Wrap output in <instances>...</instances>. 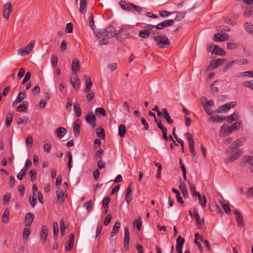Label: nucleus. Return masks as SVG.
Masks as SVG:
<instances>
[{
	"instance_id": "f257e3e1",
	"label": "nucleus",
	"mask_w": 253,
	"mask_h": 253,
	"mask_svg": "<svg viewBox=\"0 0 253 253\" xmlns=\"http://www.w3.org/2000/svg\"><path fill=\"white\" fill-rule=\"evenodd\" d=\"M117 34L115 28L112 26L109 27L106 29L99 30L96 34V37L99 39H101L98 44L100 46L106 45L108 43V40L112 37H114Z\"/></svg>"
},
{
	"instance_id": "f03ea898",
	"label": "nucleus",
	"mask_w": 253,
	"mask_h": 253,
	"mask_svg": "<svg viewBox=\"0 0 253 253\" xmlns=\"http://www.w3.org/2000/svg\"><path fill=\"white\" fill-rule=\"evenodd\" d=\"M154 40L156 44L160 47L167 48L170 45V42L168 38L164 35H158L154 36Z\"/></svg>"
},
{
	"instance_id": "7ed1b4c3",
	"label": "nucleus",
	"mask_w": 253,
	"mask_h": 253,
	"mask_svg": "<svg viewBox=\"0 0 253 253\" xmlns=\"http://www.w3.org/2000/svg\"><path fill=\"white\" fill-rule=\"evenodd\" d=\"M35 43L36 42L35 40L31 41L30 43L24 48L19 49L17 51L18 54L21 56H24L29 54L33 50Z\"/></svg>"
},
{
	"instance_id": "20e7f679",
	"label": "nucleus",
	"mask_w": 253,
	"mask_h": 253,
	"mask_svg": "<svg viewBox=\"0 0 253 253\" xmlns=\"http://www.w3.org/2000/svg\"><path fill=\"white\" fill-rule=\"evenodd\" d=\"M12 10V7L10 2H7L4 4L3 10V17L5 19L8 20L9 19Z\"/></svg>"
},
{
	"instance_id": "39448f33",
	"label": "nucleus",
	"mask_w": 253,
	"mask_h": 253,
	"mask_svg": "<svg viewBox=\"0 0 253 253\" xmlns=\"http://www.w3.org/2000/svg\"><path fill=\"white\" fill-rule=\"evenodd\" d=\"M243 145L242 141L239 139L234 141L227 150L226 153L227 154H230L234 152L238 148Z\"/></svg>"
},
{
	"instance_id": "423d86ee",
	"label": "nucleus",
	"mask_w": 253,
	"mask_h": 253,
	"mask_svg": "<svg viewBox=\"0 0 253 253\" xmlns=\"http://www.w3.org/2000/svg\"><path fill=\"white\" fill-rule=\"evenodd\" d=\"M174 23L172 19L166 20L156 26V28L158 30H162L165 28L172 26Z\"/></svg>"
},
{
	"instance_id": "0eeeda50",
	"label": "nucleus",
	"mask_w": 253,
	"mask_h": 253,
	"mask_svg": "<svg viewBox=\"0 0 253 253\" xmlns=\"http://www.w3.org/2000/svg\"><path fill=\"white\" fill-rule=\"evenodd\" d=\"M235 105V104L233 102L227 103L223 105L220 108L215 110V112L217 113L226 112L230 108H233Z\"/></svg>"
},
{
	"instance_id": "6e6552de",
	"label": "nucleus",
	"mask_w": 253,
	"mask_h": 253,
	"mask_svg": "<svg viewBox=\"0 0 253 253\" xmlns=\"http://www.w3.org/2000/svg\"><path fill=\"white\" fill-rule=\"evenodd\" d=\"M229 39V36L225 33H215L213 39L215 42H223Z\"/></svg>"
},
{
	"instance_id": "1a4fd4ad",
	"label": "nucleus",
	"mask_w": 253,
	"mask_h": 253,
	"mask_svg": "<svg viewBox=\"0 0 253 253\" xmlns=\"http://www.w3.org/2000/svg\"><path fill=\"white\" fill-rule=\"evenodd\" d=\"M130 239V235L129 230L127 227L125 228V236L124 239V246L126 250L129 249V242Z\"/></svg>"
},
{
	"instance_id": "9d476101",
	"label": "nucleus",
	"mask_w": 253,
	"mask_h": 253,
	"mask_svg": "<svg viewBox=\"0 0 253 253\" xmlns=\"http://www.w3.org/2000/svg\"><path fill=\"white\" fill-rule=\"evenodd\" d=\"M242 154V151L240 150L237 151L231 156H229L225 160L226 163H232L236 160Z\"/></svg>"
},
{
	"instance_id": "9b49d317",
	"label": "nucleus",
	"mask_w": 253,
	"mask_h": 253,
	"mask_svg": "<svg viewBox=\"0 0 253 253\" xmlns=\"http://www.w3.org/2000/svg\"><path fill=\"white\" fill-rule=\"evenodd\" d=\"M225 61V59L224 58L216 59L213 63H211L208 66L207 70H211L213 69L216 68L219 66L222 65Z\"/></svg>"
},
{
	"instance_id": "f8f14e48",
	"label": "nucleus",
	"mask_w": 253,
	"mask_h": 253,
	"mask_svg": "<svg viewBox=\"0 0 253 253\" xmlns=\"http://www.w3.org/2000/svg\"><path fill=\"white\" fill-rule=\"evenodd\" d=\"M132 184L130 183L127 187L126 192L125 195L126 200V202L129 204L132 199Z\"/></svg>"
},
{
	"instance_id": "ddd939ff",
	"label": "nucleus",
	"mask_w": 253,
	"mask_h": 253,
	"mask_svg": "<svg viewBox=\"0 0 253 253\" xmlns=\"http://www.w3.org/2000/svg\"><path fill=\"white\" fill-rule=\"evenodd\" d=\"M233 212L236 215L238 226L239 227L244 226V219L240 213L237 210L233 211Z\"/></svg>"
},
{
	"instance_id": "4468645a",
	"label": "nucleus",
	"mask_w": 253,
	"mask_h": 253,
	"mask_svg": "<svg viewBox=\"0 0 253 253\" xmlns=\"http://www.w3.org/2000/svg\"><path fill=\"white\" fill-rule=\"evenodd\" d=\"M84 82L85 84V87L84 89V92H88L90 91V89L92 86V81L89 77L84 75Z\"/></svg>"
},
{
	"instance_id": "2eb2a0df",
	"label": "nucleus",
	"mask_w": 253,
	"mask_h": 253,
	"mask_svg": "<svg viewBox=\"0 0 253 253\" xmlns=\"http://www.w3.org/2000/svg\"><path fill=\"white\" fill-rule=\"evenodd\" d=\"M81 122L79 119L76 120L74 124L73 131L76 137H78L80 134Z\"/></svg>"
},
{
	"instance_id": "dca6fc26",
	"label": "nucleus",
	"mask_w": 253,
	"mask_h": 253,
	"mask_svg": "<svg viewBox=\"0 0 253 253\" xmlns=\"http://www.w3.org/2000/svg\"><path fill=\"white\" fill-rule=\"evenodd\" d=\"M34 219V215L31 212L27 213L25 217V226L30 227Z\"/></svg>"
},
{
	"instance_id": "f3484780",
	"label": "nucleus",
	"mask_w": 253,
	"mask_h": 253,
	"mask_svg": "<svg viewBox=\"0 0 253 253\" xmlns=\"http://www.w3.org/2000/svg\"><path fill=\"white\" fill-rule=\"evenodd\" d=\"M80 69V61L78 59H74L72 63V70L74 73H76Z\"/></svg>"
},
{
	"instance_id": "a211bd4d",
	"label": "nucleus",
	"mask_w": 253,
	"mask_h": 253,
	"mask_svg": "<svg viewBox=\"0 0 253 253\" xmlns=\"http://www.w3.org/2000/svg\"><path fill=\"white\" fill-rule=\"evenodd\" d=\"M85 120L88 124L92 125V127H94L95 126L96 117L92 113L87 115L85 117Z\"/></svg>"
},
{
	"instance_id": "6ab92c4d",
	"label": "nucleus",
	"mask_w": 253,
	"mask_h": 253,
	"mask_svg": "<svg viewBox=\"0 0 253 253\" xmlns=\"http://www.w3.org/2000/svg\"><path fill=\"white\" fill-rule=\"evenodd\" d=\"M164 113V118L169 125H171L174 123L173 120L171 119L169 114L166 108L162 109Z\"/></svg>"
},
{
	"instance_id": "aec40b11",
	"label": "nucleus",
	"mask_w": 253,
	"mask_h": 253,
	"mask_svg": "<svg viewBox=\"0 0 253 253\" xmlns=\"http://www.w3.org/2000/svg\"><path fill=\"white\" fill-rule=\"evenodd\" d=\"M211 53L218 54L222 56L226 55V52L222 48L216 45L214 46V48H213Z\"/></svg>"
},
{
	"instance_id": "412c9836",
	"label": "nucleus",
	"mask_w": 253,
	"mask_h": 253,
	"mask_svg": "<svg viewBox=\"0 0 253 253\" xmlns=\"http://www.w3.org/2000/svg\"><path fill=\"white\" fill-rule=\"evenodd\" d=\"M74 235L73 233H71L69 235V241L68 243V245L65 246V250L67 251H69L71 250L72 248L74 246Z\"/></svg>"
},
{
	"instance_id": "4be33fe9",
	"label": "nucleus",
	"mask_w": 253,
	"mask_h": 253,
	"mask_svg": "<svg viewBox=\"0 0 253 253\" xmlns=\"http://www.w3.org/2000/svg\"><path fill=\"white\" fill-rule=\"evenodd\" d=\"M221 133L225 136H227L232 132L231 128L227 125H224L220 128Z\"/></svg>"
},
{
	"instance_id": "5701e85b",
	"label": "nucleus",
	"mask_w": 253,
	"mask_h": 253,
	"mask_svg": "<svg viewBox=\"0 0 253 253\" xmlns=\"http://www.w3.org/2000/svg\"><path fill=\"white\" fill-rule=\"evenodd\" d=\"M48 235V227L46 225H43L42 227V230L40 234L41 238L43 239L45 243L46 237Z\"/></svg>"
},
{
	"instance_id": "b1692460",
	"label": "nucleus",
	"mask_w": 253,
	"mask_h": 253,
	"mask_svg": "<svg viewBox=\"0 0 253 253\" xmlns=\"http://www.w3.org/2000/svg\"><path fill=\"white\" fill-rule=\"evenodd\" d=\"M28 108V103L27 101H23L22 104H20L17 107V111L19 112H26Z\"/></svg>"
},
{
	"instance_id": "393cba45",
	"label": "nucleus",
	"mask_w": 253,
	"mask_h": 253,
	"mask_svg": "<svg viewBox=\"0 0 253 253\" xmlns=\"http://www.w3.org/2000/svg\"><path fill=\"white\" fill-rule=\"evenodd\" d=\"M121 227V222L119 221H116L113 226L112 232L111 233V236L113 237L114 235H116L120 228Z\"/></svg>"
},
{
	"instance_id": "a878e982",
	"label": "nucleus",
	"mask_w": 253,
	"mask_h": 253,
	"mask_svg": "<svg viewBox=\"0 0 253 253\" xmlns=\"http://www.w3.org/2000/svg\"><path fill=\"white\" fill-rule=\"evenodd\" d=\"M175 130H176V128L174 127L172 130V134L173 135V137L175 138V139L177 141V142L180 144V145L181 146V148H182L181 149L182 152L184 153V141L182 140H181V139H180L179 138H177V134L175 133Z\"/></svg>"
},
{
	"instance_id": "bb28decb",
	"label": "nucleus",
	"mask_w": 253,
	"mask_h": 253,
	"mask_svg": "<svg viewBox=\"0 0 253 253\" xmlns=\"http://www.w3.org/2000/svg\"><path fill=\"white\" fill-rule=\"evenodd\" d=\"M55 132L59 137L62 138L66 133L67 130L64 127H59L55 130Z\"/></svg>"
},
{
	"instance_id": "cd10ccee",
	"label": "nucleus",
	"mask_w": 253,
	"mask_h": 253,
	"mask_svg": "<svg viewBox=\"0 0 253 253\" xmlns=\"http://www.w3.org/2000/svg\"><path fill=\"white\" fill-rule=\"evenodd\" d=\"M86 10V0H81L80 5V12L83 14H85Z\"/></svg>"
},
{
	"instance_id": "c85d7f7f",
	"label": "nucleus",
	"mask_w": 253,
	"mask_h": 253,
	"mask_svg": "<svg viewBox=\"0 0 253 253\" xmlns=\"http://www.w3.org/2000/svg\"><path fill=\"white\" fill-rule=\"evenodd\" d=\"M179 188L181 191L183 196L184 198H187L188 197V193L187 192L186 187L184 182H180L179 185Z\"/></svg>"
},
{
	"instance_id": "c756f323",
	"label": "nucleus",
	"mask_w": 253,
	"mask_h": 253,
	"mask_svg": "<svg viewBox=\"0 0 253 253\" xmlns=\"http://www.w3.org/2000/svg\"><path fill=\"white\" fill-rule=\"evenodd\" d=\"M96 133L97 136L100 139H104L105 138L104 130L102 127H97L96 129Z\"/></svg>"
},
{
	"instance_id": "7c9ffc66",
	"label": "nucleus",
	"mask_w": 253,
	"mask_h": 253,
	"mask_svg": "<svg viewBox=\"0 0 253 253\" xmlns=\"http://www.w3.org/2000/svg\"><path fill=\"white\" fill-rule=\"evenodd\" d=\"M150 32L147 30H141L138 34L139 37L143 39H146L149 37Z\"/></svg>"
},
{
	"instance_id": "2f4dec72",
	"label": "nucleus",
	"mask_w": 253,
	"mask_h": 253,
	"mask_svg": "<svg viewBox=\"0 0 253 253\" xmlns=\"http://www.w3.org/2000/svg\"><path fill=\"white\" fill-rule=\"evenodd\" d=\"M196 196L198 197V200L201 205L205 208L206 206V198L205 196H203V199L202 200L201 195L199 192H197Z\"/></svg>"
},
{
	"instance_id": "473e14b6",
	"label": "nucleus",
	"mask_w": 253,
	"mask_h": 253,
	"mask_svg": "<svg viewBox=\"0 0 253 253\" xmlns=\"http://www.w3.org/2000/svg\"><path fill=\"white\" fill-rule=\"evenodd\" d=\"M193 213H194V216L195 217L197 224L198 226H201V222L200 217V216H199V213L198 211V210L197 208L194 209Z\"/></svg>"
},
{
	"instance_id": "72a5a7b5",
	"label": "nucleus",
	"mask_w": 253,
	"mask_h": 253,
	"mask_svg": "<svg viewBox=\"0 0 253 253\" xmlns=\"http://www.w3.org/2000/svg\"><path fill=\"white\" fill-rule=\"evenodd\" d=\"M126 133V128L124 125H121L119 126V135L121 137H124Z\"/></svg>"
},
{
	"instance_id": "f704fd0d",
	"label": "nucleus",
	"mask_w": 253,
	"mask_h": 253,
	"mask_svg": "<svg viewBox=\"0 0 253 253\" xmlns=\"http://www.w3.org/2000/svg\"><path fill=\"white\" fill-rule=\"evenodd\" d=\"M74 109L75 113L77 117H79L81 115V111L80 105L78 103H75L74 105Z\"/></svg>"
},
{
	"instance_id": "c9c22d12",
	"label": "nucleus",
	"mask_w": 253,
	"mask_h": 253,
	"mask_svg": "<svg viewBox=\"0 0 253 253\" xmlns=\"http://www.w3.org/2000/svg\"><path fill=\"white\" fill-rule=\"evenodd\" d=\"M13 113H8V115L6 117V122H5V125L6 127H8L11 123L12 121L13 117Z\"/></svg>"
},
{
	"instance_id": "e433bc0d",
	"label": "nucleus",
	"mask_w": 253,
	"mask_h": 253,
	"mask_svg": "<svg viewBox=\"0 0 253 253\" xmlns=\"http://www.w3.org/2000/svg\"><path fill=\"white\" fill-rule=\"evenodd\" d=\"M246 161L247 163L250 164L249 169L253 172V156H247L246 157Z\"/></svg>"
},
{
	"instance_id": "4c0bfd02",
	"label": "nucleus",
	"mask_w": 253,
	"mask_h": 253,
	"mask_svg": "<svg viewBox=\"0 0 253 253\" xmlns=\"http://www.w3.org/2000/svg\"><path fill=\"white\" fill-rule=\"evenodd\" d=\"M88 20L89 22V26L92 30H94L95 29V26L93 21V15L91 13H89Z\"/></svg>"
},
{
	"instance_id": "58836bf2",
	"label": "nucleus",
	"mask_w": 253,
	"mask_h": 253,
	"mask_svg": "<svg viewBox=\"0 0 253 253\" xmlns=\"http://www.w3.org/2000/svg\"><path fill=\"white\" fill-rule=\"evenodd\" d=\"M245 29L248 32L253 34V25L249 22H246L244 24Z\"/></svg>"
},
{
	"instance_id": "ea45409f",
	"label": "nucleus",
	"mask_w": 253,
	"mask_h": 253,
	"mask_svg": "<svg viewBox=\"0 0 253 253\" xmlns=\"http://www.w3.org/2000/svg\"><path fill=\"white\" fill-rule=\"evenodd\" d=\"M188 184L189 185L190 192H191L192 195L193 196H196L198 192L196 191V188H195L194 184H193L192 183H191L190 181V180H188Z\"/></svg>"
},
{
	"instance_id": "a19ab883",
	"label": "nucleus",
	"mask_w": 253,
	"mask_h": 253,
	"mask_svg": "<svg viewBox=\"0 0 253 253\" xmlns=\"http://www.w3.org/2000/svg\"><path fill=\"white\" fill-rule=\"evenodd\" d=\"M95 112L97 115H101L104 117H106L107 116L106 112L104 109L103 108H96L95 109Z\"/></svg>"
},
{
	"instance_id": "79ce46f5",
	"label": "nucleus",
	"mask_w": 253,
	"mask_h": 253,
	"mask_svg": "<svg viewBox=\"0 0 253 253\" xmlns=\"http://www.w3.org/2000/svg\"><path fill=\"white\" fill-rule=\"evenodd\" d=\"M236 120H237V114L235 113L225 118V120L230 123H232Z\"/></svg>"
},
{
	"instance_id": "37998d69",
	"label": "nucleus",
	"mask_w": 253,
	"mask_h": 253,
	"mask_svg": "<svg viewBox=\"0 0 253 253\" xmlns=\"http://www.w3.org/2000/svg\"><path fill=\"white\" fill-rule=\"evenodd\" d=\"M211 119L213 122H221L225 120V118H221L219 115H216L215 116L212 115L210 116Z\"/></svg>"
},
{
	"instance_id": "c03bdc74",
	"label": "nucleus",
	"mask_w": 253,
	"mask_h": 253,
	"mask_svg": "<svg viewBox=\"0 0 253 253\" xmlns=\"http://www.w3.org/2000/svg\"><path fill=\"white\" fill-rule=\"evenodd\" d=\"M119 4L121 8L127 11H130L131 10L128 4L125 1H120Z\"/></svg>"
},
{
	"instance_id": "a18cd8bd",
	"label": "nucleus",
	"mask_w": 253,
	"mask_h": 253,
	"mask_svg": "<svg viewBox=\"0 0 253 253\" xmlns=\"http://www.w3.org/2000/svg\"><path fill=\"white\" fill-rule=\"evenodd\" d=\"M238 77H240L241 76H249L250 77L253 78V71H248L246 72H243L240 73L239 75L237 76Z\"/></svg>"
},
{
	"instance_id": "49530a36",
	"label": "nucleus",
	"mask_w": 253,
	"mask_h": 253,
	"mask_svg": "<svg viewBox=\"0 0 253 253\" xmlns=\"http://www.w3.org/2000/svg\"><path fill=\"white\" fill-rule=\"evenodd\" d=\"M27 171V169L26 168H23L19 173L17 175V178L19 180H21L23 177V176L26 174Z\"/></svg>"
},
{
	"instance_id": "de8ad7c7",
	"label": "nucleus",
	"mask_w": 253,
	"mask_h": 253,
	"mask_svg": "<svg viewBox=\"0 0 253 253\" xmlns=\"http://www.w3.org/2000/svg\"><path fill=\"white\" fill-rule=\"evenodd\" d=\"M29 120V118L26 116H24L23 118H20L17 121V124L18 125L21 124H26L27 123Z\"/></svg>"
},
{
	"instance_id": "09e8293b",
	"label": "nucleus",
	"mask_w": 253,
	"mask_h": 253,
	"mask_svg": "<svg viewBox=\"0 0 253 253\" xmlns=\"http://www.w3.org/2000/svg\"><path fill=\"white\" fill-rule=\"evenodd\" d=\"M111 201V199L109 197H105L102 201V207L103 209H106L108 207V204Z\"/></svg>"
},
{
	"instance_id": "8fccbe9b",
	"label": "nucleus",
	"mask_w": 253,
	"mask_h": 253,
	"mask_svg": "<svg viewBox=\"0 0 253 253\" xmlns=\"http://www.w3.org/2000/svg\"><path fill=\"white\" fill-rule=\"evenodd\" d=\"M79 81V78L75 74L74 76L71 77L70 83L74 88H76V83Z\"/></svg>"
},
{
	"instance_id": "3c124183",
	"label": "nucleus",
	"mask_w": 253,
	"mask_h": 253,
	"mask_svg": "<svg viewBox=\"0 0 253 253\" xmlns=\"http://www.w3.org/2000/svg\"><path fill=\"white\" fill-rule=\"evenodd\" d=\"M26 97V92L24 91L23 92H20L16 97V101L21 102Z\"/></svg>"
},
{
	"instance_id": "603ef678",
	"label": "nucleus",
	"mask_w": 253,
	"mask_h": 253,
	"mask_svg": "<svg viewBox=\"0 0 253 253\" xmlns=\"http://www.w3.org/2000/svg\"><path fill=\"white\" fill-rule=\"evenodd\" d=\"M185 240L183 238H182L180 236H179L176 239V247H183L184 243Z\"/></svg>"
},
{
	"instance_id": "864d4df0",
	"label": "nucleus",
	"mask_w": 253,
	"mask_h": 253,
	"mask_svg": "<svg viewBox=\"0 0 253 253\" xmlns=\"http://www.w3.org/2000/svg\"><path fill=\"white\" fill-rule=\"evenodd\" d=\"M92 202L91 200L87 201L84 204V208H85L88 211H90L92 210Z\"/></svg>"
},
{
	"instance_id": "5fc2aeb1",
	"label": "nucleus",
	"mask_w": 253,
	"mask_h": 253,
	"mask_svg": "<svg viewBox=\"0 0 253 253\" xmlns=\"http://www.w3.org/2000/svg\"><path fill=\"white\" fill-rule=\"evenodd\" d=\"M57 198L58 201L63 202L64 201V195L63 191H56Z\"/></svg>"
},
{
	"instance_id": "6e6d98bb",
	"label": "nucleus",
	"mask_w": 253,
	"mask_h": 253,
	"mask_svg": "<svg viewBox=\"0 0 253 253\" xmlns=\"http://www.w3.org/2000/svg\"><path fill=\"white\" fill-rule=\"evenodd\" d=\"M9 215V210L8 209H6L4 210V212L2 216L3 222H7Z\"/></svg>"
},
{
	"instance_id": "4d7b16f0",
	"label": "nucleus",
	"mask_w": 253,
	"mask_h": 253,
	"mask_svg": "<svg viewBox=\"0 0 253 253\" xmlns=\"http://www.w3.org/2000/svg\"><path fill=\"white\" fill-rule=\"evenodd\" d=\"M243 85L245 87L253 90V80L244 82L243 83Z\"/></svg>"
},
{
	"instance_id": "13d9d810",
	"label": "nucleus",
	"mask_w": 253,
	"mask_h": 253,
	"mask_svg": "<svg viewBox=\"0 0 253 253\" xmlns=\"http://www.w3.org/2000/svg\"><path fill=\"white\" fill-rule=\"evenodd\" d=\"M30 230L27 228H25L23 232V238L24 240H26L29 235L30 234Z\"/></svg>"
},
{
	"instance_id": "bf43d9fd",
	"label": "nucleus",
	"mask_w": 253,
	"mask_h": 253,
	"mask_svg": "<svg viewBox=\"0 0 253 253\" xmlns=\"http://www.w3.org/2000/svg\"><path fill=\"white\" fill-rule=\"evenodd\" d=\"M133 226L136 227L138 231H140L142 226V221H141V220H134Z\"/></svg>"
},
{
	"instance_id": "052dcab7",
	"label": "nucleus",
	"mask_w": 253,
	"mask_h": 253,
	"mask_svg": "<svg viewBox=\"0 0 253 253\" xmlns=\"http://www.w3.org/2000/svg\"><path fill=\"white\" fill-rule=\"evenodd\" d=\"M244 16L247 18L253 17V9H247L245 11Z\"/></svg>"
},
{
	"instance_id": "680f3d73",
	"label": "nucleus",
	"mask_w": 253,
	"mask_h": 253,
	"mask_svg": "<svg viewBox=\"0 0 253 253\" xmlns=\"http://www.w3.org/2000/svg\"><path fill=\"white\" fill-rule=\"evenodd\" d=\"M53 236L54 237L56 238L58 232V224L57 222H54L53 224Z\"/></svg>"
},
{
	"instance_id": "e2e57ef3",
	"label": "nucleus",
	"mask_w": 253,
	"mask_h": 253,
	"mask_svg": "<svg viewBox=\"0 0 253 253\" xmlns=\"http://www.w3.org/2000/svg\"><path fill=\"white\" fill-rule=\"evenodd\" d=\"M37 197L35 194H34V196L31 198V197L29 198V203L31 206L34 208L35 206V205L37 203Z\"/></svg>"
},
{
	"instance_id": "0e129e2a",
	"label": "nucleus",
	"mask_w": 253,
	"mask_h": 253,
	"mask_svg": "<svg viewBox=\"0 0 253 253\" xmlns=\"http://www.w3.org/2000/svg\"><path fill=\"white\" fill-rule=\"evenodd\" d=\"M222 207L227 214L231 213V209L228 204H222Z\"/></svg>"
},
{
	"instance_id": "69168bd1",
	"label": "nucleus",
	"mask_w": 253,
	"mask_h": 253,
	"mask_svg": "<svg viewBox=\"0 0 253 253\" xmlns=\"http://www.w3.org/2000/svg\"><path fill=\"white\" fill-rule=\"evenodd\" d=\"M73 25L72 23H69L66 24V31L67 33H71L73 32Z\"/></svg>"
},
{
	"instance_id": "338daca9",
	"label": "nucleus",
	"mask_w": 253,
	"mask_h": 253,
	"mask_svg": "<svg viewBox=\"0 0 253 253\" xmlns=\"http://www.w3.org/2000/svg\"><path fill=\"white\" fill-rule=\"evenodd\" d=\"M51 63L52 66L55 68L57 66L58 57L56 55H53L51 56Z\"/></svg>"
},
{
	"instance_id": "774afa93",
	"label": "nucleus",
	"mask_w": 253,
	"mask_h": 253,
	"mask_svg": "<svg viewBox=\"0 0 253 253\" xmlns=\"http://www.w3.org/2000/svg\"><path fill=\"white\" fill-rule=\"evenodd\" d=\"M129 5L132 7L135 11H136L139 13H141L142 12V9L141 7L136 6L135 4L130 3Z\"/></svg>"
}]
</instances>
